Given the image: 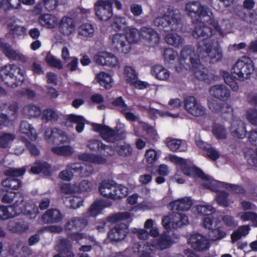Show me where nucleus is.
<instances>
[{
    "label": "nucleus",
    "mask_w": 257,
    "mask_h": 257,
    "mask_svg": "<svg viewBox=\"0 0 257 257\" xmlns=\"http://www.w3.org/2000/svg\"><path fill=\"white\" fill-rule=\"evenodd\" d=\"M0 50L9 59L20 61L23 63L26 62L28 59V57L19 51L15 50L11 45L1 40H0Z\"/></svg>",
    "instance_id": "obj_12"
},
{
    "label": "nucleus",
    "mask_w": 257,
    "mask_h": 257,
    "mask_svg": "<svg viewBox=\"0 0 257 257\" xmlns=\"http://www.w3.org/2000/svg\"><path fill=\"white\" fill-rule=\"evenodd\" d=\"M101 137L107 142H114L118 140L119 137L117 133L106 126L101 132Z\"/></svg>",
    "instance_id": "obj_33"
},
{
    "label": "nucleus",
    "mask_w": 257,
    "mask_h": 257,
    "mask_svg": "<svg viewBox=\"0 0 257 257\" xmlns=\"http://www.w3.org/2000/svg\"><path fill=\"white\" fill-rule=\"evenodd\" d=\"M220 75L223 77L225 83L229 85L233 91H236L238 89V85L230 76L229 73L225 71H221Z\"/></svg>",
    "instance_id": "obj_47"
},
{
    "label": "nucleus",
    "mask_w": 257,
    "mask_h": 257,
    "mask_svg": "<svg viewBox=\"0 0 257 257\" xmlns=\"http://www.w3.org/2000/svg\"><path fill=\"white\" fill-rule=\"evenodd\" d=\"M124 78L126 81L131 84L138 78L136 70L131 66H126L124 68Z\"/></svg>",
    "instance_id": "obj_52"
},
{
    "label": "nucleus",
    "mask_w": 257,
    "mask_h": 257,
    "mask_svg": "<svg viewBox=\"0 0 257 257\" xmlns=\"http://www.w3.org/2000/svg\"><path fill=\"white\" fill-rule=\"evenodd\" d=\"M13 205H9L11 209L15 213L16 216L21 213L25 206L24 198L19 193L17 194L14 200Z\"/></svg>",
    "instance_id": "obj_36"
},
{
    "label": "nucleus",
    "mask_w": 257,
    "mask_h": 257,
    "mask_svg": "<svg viewBox=\"0 0 257 257\" xmlns=\"http://www.w3.org/2000/svg\"><path fill=\"white\" fill-rule=\"evenodd\" d=\"M55 249L61 254L66 255V257H74V254L71 250V243L66 239H61L56 246Z\"/></svg>",
    "instance_id": "obj_22"
},
{
    "label": "nucleus",
    "mask_w": 257,
    "mask_h": 257,
    "mask_svg": "<svg viewBox=\"0 0 257 257\" xmlns=\"http://www.w3.org/2000/svg\"><path fill=\"white\" fill-rule=\"evenodd\" d=\"M95 32L94 26L89 23L81 25L78 28V35L82 38L87 39L93 37Z\"/></svg>",
    "instance_id": "obj_25"
},
{
    "label": "nucleus",
    "mask_w": 257,
    "mask_h": 257,
    "mask_svg": "<svg viewBox=\"0 0 257 257\" xmlns=\"http://www.w3.org/2000/svg\"><path fill=\"white\" fill-rule=\"evenodd\" d=\"M230 132L233 137L243 139L246 134L245 124L241 119H233L231 123Z\"/></svg>",
    "instance_id": "obj_15"
},
{
    "label": "nucleus",
    "mask_w": 257,
    "mask_h": 257,
    "mask_svg": "<svg viewBox=\"0 0 257 257\" xmlns=\"http://www.w3.org/2000/svg\"><path fill=\"white\" fill-rule=\"evenodd\" d=\"M68 120L76 123V130L78 133H81L84 127L85 119L81 116L70 114L68 116Z\"/></svg>",
    "instance_id": "obj_45"
},
{
    "label": "nucleus",
    "mask_w": 257,
    "mask_h": 257,
    "mask_svg": "<svg viewBox=\"0 0 257 257\" xmlns=\"http://www.w3.org/2000/svg\"><path fill=\"white\" fill-rule=\"evenodd\" d=\"M52 151L56 154L68 156L73 154L74 149L70 146H63L53 148Z\"/></svg>",
    "instance_id": "obj_51"
},
{
    "label": "nucleus",
    "mask_w": 257,
    "mask_h": 257,
    "mask_svg": "<svg viewBox=\"0 0 257 257\" xmlns=\"http://www.w3.org/2000/svg\"><path fill=\"white\" fill-rule=\"evenodd\" d=\"M212 133L218 140H224L227 136V131L225 127L218 123H215L212 128Z\"/></svg>",
    "instance_id": "obj_41"
},
{
    "label": "nucleus",
    "mask_w": 257,
    "mask_h": 257,
    "mask_svg": "<svg viewBox=\"0 0 257 257\" xmlns=\"http://www.w3.org/2000/svg\"><path fill=\"white\" fill-rule=\"evenodd\" d=\"M128 232V226L125 223L116 224L107 233V237L111 242H118L123 240Z\"/></svg>",
    "instance_id": "obj_13"
},
{
    "label": "nucleus",
    "mask_w": 257,
    "mask_h": 257,
    "mask_svg": "<svg viewBox=\"0 0 257 257\" xmlns=\"http://www.w3.org/2000/svg\"><path fill=\"white\" fill-rule=\"evenodd\" d=\"M233 109L231 105L226 103H223L219 112L220 115L225 119L233 116Z\"/></svg>",
    "instance_id": "obj_61"
},
{
    "label": "nucleus",
    "mask_w": 257,
    "mask_h": 257,
    "mask_svg": "<svg viewBox=\"0 0 257 257\" xmlns=\"http://www.w3.org/2000/svg\"><path fill=\"white\" fill-rule=\"evenodd\" d=\"M174 242L170 236L166 233L162 234L153 242V246L159 250H164L171 246Z\"/></svg>",
    "instance_id": "obj_21"
},
{
    "label": "nucleus",
    "mask_w": 257,
    "mask_h": 257,
    "mask_svg": "<svg viewBox=\"0 0 257 257\" xmlns=\"http://www.w3.org/2000/svg\"><path fill=\"white\" fill-rule=\"evenodd\" d=\"M75 27L76 24L74 20L69 17H63L59 23L60 33L66 36H70L73 34L75 31Z\"/></svg>",
    "instance_id": "obj_14"
},
{
    "label": "nucleus",
    "mask_w": 257,
    "mask_h": 257,
    "mask_svg": "<svg viewBox=\"0 0 257 257\" xmlns=\"http://www.w3.org/2000/svg\"><path fill=\"white\" fill-rule=\"evenodd\" d=\"M20 131L26 134L32 141H35L37 138V134L35 129L28 121L23 120L20 125Z\"/></svg>",
    "instance_id": "obj_27"
},
{
    "label": "nucleus",
    "mask_w": 257,
    "mask_h": 257,
    "mask_svg": "<svg viewBox=\"0 0 257 257\" xmlns=\"http://www.w3.org/2000/svg\"><path fill=\"white\" fill-rule=\"evenodd\" d=\"M2 80L8 86L16 87L24 80V72L18 66L14 64L5 66L0 71Z\"/></svg>",
    "instance_id": "obj_4"
},
{
    "label": "nucleus",
    "mask_w": 257,
    "mask_h": 257,
    "mask_svg": "<svg viewBox=\"0 0 257 257\" xmlns=\"http://www.w3.org/2000/svg\"><path fill=\"white\" fill-rule=\"evenodd\" d=\"M253 71L251 60L247 57H243L233 66L231 73L233 76L240 81L247 79Z\"/></svg>",
    "instance_id": "obj_6"
},
{
    "label": "nucleus",
    "mask_w": 257,
    "mask_h": 257,
    "mask_svg": "<svg viewBox=\"0 0 257 257\" xmlns=\"http://www.w3.org/2000/svg\"><path fill=\"white\" fill-rule=\"evenodd\" d=\"M204 176L203 177H199L200 178L206 181L207 182L203 184L205 188L209 189L214 192H218V188L222 185H224L225 183L218 182L213 179H210L209 177L203 173Z\"/></svg>",
    "instance_id": "obj_40"
},
{
    "label": "nucleus",
    "mask_w": 257,
    "mask_h": 257,
    "mask_svg": "<svg viewBox=\"0 0 257 257\" xmlns=\"http://www.w3.org/2000/svg\"><path fill=\"white\" fill-rule=\"evenodd\" d=\"M170 160L176 164H179L180 169L185 175L195 177H203L204 176L203 172L202 170L196 167H189L186 163L185 160L183 158L178 157L176 156H170Z\"/></svg>",
    "instance_id": "obj_8"
},
{
    "label": "nucleus",
    "mask_w": 257,
    "mask_h": 257,
    "mask_svg": "<svg viewBox=\"0 0 257 257\" xmlns=\"http://www.w3.org/2000/svg\"><path fill=\"white\" fill-rule=\"evenodd\" d=\"M154 24L165 32L177 31L182 27L181 12L178 9L169 8L163 16L154 19Z\"/></svg>",
    "instance_id": "obj_3"
},
{
    "label": "nucleus",
    "mask_w": 257,
    "mask_h": 257,
    "mask_svg": "<svg viewBox=\"0 0 257 257\" xmlns=\"http://www.w3.org/2000/svg\"><path fill=\"white\" fill-rule=\"evenodd\" d=\"M102 209V203L96 202L91 205L88 212L86 213V217L95 216L98 214Z\"/></svg>",
    "instance_id": "obj_57"
},
{
    "label": "nucleus",
    "mask_w": 257,
    "mask_h": 257,
    "mask_svg": "<svg viewBox=\"0 0 257 257\" xmlns=\"http://www.w3.org/2000/svg\"><path fill=\"white\" fill-rule=\"evenodd\" d=\"M62 131L57 128H47L45 132V138L50 142L57 143Z\"/></svg>",
    "instance_id": "obj_42"
},
{
    "label": "nucleus",
    "mask_w": 257,
    "mask_h": 257,
    "mask_svg": "<svg viewBox=\"0 0 257 257\" xmlns=\"http://www.w3.org/2000/svg\"><path fill=\"white\" fill-rule=\"evenodd\" d=\"M237 217L243 222L250 221L254 223L257 218V213L252 211L242 212L238 213Z\"/></svg>",
    "instance_id": "obj_56"
},
{
    "label": "nucleus",
    "mask_w": 257,
    "mask_h": 257,
    "mask_svg": "<svg viewBox=\"0 0 257 257\" xmlns=\"http://www.w3.org/2000/svg\"><path fill=\"white\" fill-rule=\"evenodd\" d=\"M107 0H98L94 4L96 16L101 21H108L112 16V8Z\"/></svg>",
    "instance_id": "obj_11"
},
{
    "label": "nucleus",
    "mask_w": 257,
    "mask_h": 257,
    "mask_svg": "<svg viewBox=\"0 0 257 257\" xmlns=\"http://www.w3.org/2000/svg\"><path fill=\"white\" fill-rule=\"evenodd\" d=\"M167 145L172 151H176L178 150H180V151L184 150V149H181V148L184 145V144L182 145V141L181 140H170L167 141Z\"/></svg>",
    "instance_id": "obj_60"
},
{
    "label": "nucleus",
    "mask_w": 257,
    "mask_h": 257,
    "mask_svg": "<svg viewBox=\"0 0 257 257\" xmlns=\"http://www.w3.org/2000/svg\"><path fill=\"white\" fill-rule=\"evenodd\" d=\"M184 103L185 109L190 114L196 117L203 116L206 114L205 108L197 102L194 96L186 97Z\"/></svg>",
    "instance_id": "obj_9"
},
{
    "label": "nucleus",
    "mask_w": 257,
    "mask_h": 257,
    "mask_svg": "<svg viewBox=\"0 0 257 257\" xmlns=\"http://www.w3.org/2000/svg\"><path fill=\"white\" fill-rule=\"evenodd\" d=\"M189 242L196 250L202 251L208 248V241L202 235L199 233L192 234L189 239Z\"/></svg>",
    "instance_id": "obj_16"
},
{
    "label": "nucleus",
    "mask_w": 257,
    "mask_h": 257,
    "mask_svg": "<svg viewBox=\"0 0 257 257\" xmlns=\"http://www.w3.org/2000/svg\"><path fill=\"white\" fill-rule=\"evenodd\" d=\"M185 12L193 23H199L192 32V36L196 39L208 38L216 32L223 36L220 29L210 9L198 2H190L186 5Z\"/></svg>",
    "instance_id": "obj_1"
},
{
    "label": "nucleus",
    "mask_w": 257,
    "mask_h": 257,
    "mask_svg": "<svg viewBox=\"0 0 257 257\" xmlns=\"http://www.w3.org/2000/svg\"><path fill=\"white\" fill-rule=\"evenodd\" d=\"M11 208L9 205H0V220H6L16 217L15 213Z\"/></svg>",
    "instance_id": "obj_49"
},
{
    "label": "nucleus",
    "mask_w": 257,
    "mask_h": 257,
    "mask_svg": "<svg viewBox=\"0 0 257 257\" xmlns=\"http://www.w3.org/2000/svg\"><path fill=\"white\" fill-rule=\"evenodd\" d=\"M188 224V218L184 213L173 212L172 216V227L174 228L181 227Z\"/></svg>",
    "instance_id": "obj_29"
},
{
    "label": "nucleus",
    "mask_w": 257,
    "mask_h": 257,
    "mask_svg": "<svg viewBox=\"0 0 257 257\" xmlns=\"http://www.w3.org/2000/svg\"><path fill=\"white\" fill-rule=\"evenodd\" d=\"M196 211L202 215H209L214 213L215 208L210 204H200L195 207Z\"/></svg>",
    "instance_id": "obj_54"
},
{
    "label": "nucleus",
    "mask_w": 257,
    "mask_h": 257,
    "mask_svg": "<svg viewBox=\"0 0 257 257\" xmlns=\"http://www.w3.org/2000/svg\"><path fill=\"white\" fill-rule=\"evenodd\" d=\"M152 74L158 80L167 81L170 77L169 71L161 65H156L151 69Z\"/></svg>",
    "instance_id": "obj_24"
},
{
    "label": "nucleus",
    "mask_w": 257,
    "mask_h": 257,
    "mask_svg": "<svg viewBox=\"0 0 257 257\" xmlns=\"http://www.w3.org/2000/svg\"><path fill=\"white\" fill-rule=\"evenodd\" d=\"M39 22L43 27L53 28L57 25L58 18L55 16L51 14H45L39 17Z\"/></svg>",
    "instance_id": "obj_28"
},
{
    "label": "nucleus",
    "mask_w": 257,
    "mask_h": 257,
    "mask_svg": "<svg viewBox=\"0 0 257 257\" xmlns=\"http://www.w3.org/2000/svg\"><path fill=\"white\" fill-rule=\"evenodd\" d=\"M112 105L116 107L117 109L121 113L125 110L131 109V106H128L125 103L122 97L116 98L112 103Z\"/></svg>",
    "instance_id": "obj_63"
},
{
    "label": "nucleus",
    "mask_w": 257,
    "mask_h": 257,
    "mask_svg": "<svg viewBox=\"0 0 257 257\" xmlns=\"http://www.w3.org/2000/svg\"><path fill=\"white\" fill-rule=\"evenodd\" d=\"M25 167L16 168H10L4 171L7 178L2 181L3 187L10 190H18L22 187V183L19 177L22 176L26 172Z\"/></svg>",
    "instance_id": "obj_5"
},
{
    "label": "nucleus",
    "mask_w": 257,
    "mask_h": 257,
    "mask_svg": "<svg viewBox=\"0 0 257 257\" xmlns=\"http://www.w3.org/2000/svg\"><path fill=\"white\" fill-rule=\"evenodd\" d=\"M58 118V112L54 109L47 108L43 111L42 119L45 120L46 122L56 121Z\"/></svg>",
    "instance_id": "obj_43"
},
{
    "label": "nucleus",
    "mask_w": 257,
    "mask_h": 257,
    "mask_svg": "<svg viewBox=\"0 0 257 257\" xmlns=\"http://www.w3.org/2000/svg\"><path fill=\"white\" fill-rule=\"evenodd\" d=\"M131 214L128 212H122L115 213L108 217V221L110 222H116L122 220L131 218Z\"/></svg>",
    "instance_id": "obj_55"
},
{
    "label": "nucleus",
    "mask_w": 257,
    "mask_h": 257,
    "mask_svg": "<svg viewBox=\"0 0 257 257\" xmlns=\"http://www.w3.org/2000/svg\"><path fill=\"white\" fill-rule=\"evenodd\" d=\"M23 111L24 114L29 118L39 117L41 113L40 107L33 104L25 106Z\"/></svg>",
    "instance_id": "obj_32"
},
{
    "label": "nucleus",
    "mask_w": 257,
    "mask_h": 257,
    "mask_svg": "<svg viewBox=\"0 0 257 257\" xmlns=\"http://www.w3.org/2000/svg\"><path fill=\"white\" fill-rule=\"evenodd\" d=\"M15 138L16 136L13 134L3 133L0 135V147L2 148H8Z\"/></svg>",
    "instance_id": "obj_48"
},
{
    "label": "nucleus",
    "mask_w": 257,
    "mask_h": 257,
    "mask_svg": "<svg viewBox=\"0 0 257 257\" xmlns=\"http://www.w3.org/2000/svg\"><path fill=\"white\" fill-rule=\"evenodd\" d=\"M112 48L119 53L127 54L131 50V45L123 34L116 33L110 36Z\"/></svg>",
    "instance_id": "obj_7"
},
{
    "label": "nucleus",
    "mask_w": 257,
    "mask_h": 257,
    "mask_svg": "<svg viewBox=\"0 0 257 257\" xmlns=\"http://www.w3.org/2000/svg\"><path fill=\"white\" fill-rule=\"evenodd\" d=\"M63 218L62 214L57 209H49L42 216V221L45 223H58Z\"/></svg>",
    "instance_id": "obj_18"
},
{
    "label": "nucleus",
    "mask_w": 257,
    "mask_h": 257,
    "mask_svg": "<svg viewBox=\"0 0 257 257\" xmlns=\"http://www.w3.org/2000/svg\"><path fill=\"white\" fill-rule=\"evenodd\" d=\"M246 119L252 125L257 126V109L252 108L246 112Z\"/></svg>",
    "instance_id": "obj_64"
},
{
    "label": "nucleus",
    "mask_w": 257,
    "mask_h": 257,
    "mask_svg": "<svg viewBox=\"0 0 257 257\" xmlns=\"http://www.w3.org/2000/svg\"><path fill=\"white\" fill-rule=\"evenodd\" d=\"M124 32V35L131 45L132 43H136L140 41L141 37L139 34V30L136 28L128 26Z\"/></svg>",
    "instance_id": "obj_34"
},
{
    "label": "nucleus",
    "mask_w": 257,
    "mask_h": 257,
    "mask_svg": "<svg viewBox=\"0 0 257 257\" xmlns=\"http://www.w3.org/2000/svg\"><path fill=\"white\" fill-rule=\"evenodd\" d=\"M192 204L190 198L184 197L171 202L169 207L172 210L186 211L190 209Z\"/></svg>",
    "instance_id": "obj_20"
},
{
    "label": "nucleus",
    "mask_w": 257,
    "mask_h": 257,
    "mask_svg": "<svg viewBox=\"0 0 257 257\" xmlns=\"http://www.w3.org/2000/svg\"><path fill=\"white\" fill-rule=\"evenodd\" d=\"M111 27L115 31H124L128 26H127V20L125 17L115 16L113 19Z\"/></svg>",
    "instance_id": "obj_35"
},
{
    "label": "nucleus",
    "mask_w": 257,
    "mask_h": 257,
    "mask_svg": "<svg viewBox=\"0 0 257 257\" xmlns=\"http://www.w3.org/2000/svg\"><path fill=\"white\" fill-rule=\"evenodd\" d=\"M226 232L221 228L212 229L208 233L209 237L212 241L220 240L226 236Z\"/></svg>",
    "instance_id": "obj_50"
},
{
    "label": "nucleus",
    "mask_w": 257,
    "mask_h": 257,
    "mask_svg": "<svg viewBox=\"0 0 257 257\" xmlns=\"http://www.w3.org/2000/svg\"><path fill=\"white\" fill-rule=\"evenodd\" d=\"M103 144L101 141L97 140H89L87 142L86 147L91 151H97L100 153Z\"/></svg>",
    "instance_id": "obj_59"
},
{
    "label": "nucleus",
    "mask_w": 257,
    "mask_h": 257,
    "mask_svg": "<svg viewBox=\"0 0 257 257\" xmlns=\"http://www.w3.org/2000/svg\"><path fill=\"white\" fill-rule=\"evenodd\" d=\"M18 193L9 191L4 189L0 190L1 201L6 204H10L13 202Z\"/></svg>",
    "instance_id": "obj_44"
},
{
    "label": "nucleus",
    "mask_w": 257,
    "mask_h": 257,
    "mask_svg": "<svg viewBox=\"0 0 257 257\" xmlns=\"http://www.w3.org/2000/svg\"><path fill=\"white\" fill-rule=\"evenodd\" d=\"M114 188L112 189L111 199L118 200L125 197L128 194L127 187L121 185H117L115 183Z\"/></svg>",
    "instance_id": "obj_38"
},
{
    "label": "nucleus",
    "mask_w": 257,
    "mask_h": 257,
    "mask_svg": "<svg viewBox=\"0 0 257 257\" xmlns=\"http://www.w3.org/2000/svg\"><path fill=\"white\" fill-rule=\"evenodd\" d=\"M250 230V227L249 225H243L239 226L238 229L233 231L231 235V238L232 241H235L239 239L241 237L245 236L247 235Z\"/></svg>",
    "instance_id": "obj_39"
},
{
    "label": "nucleus",
    "mask_w": 257,
    "mask_h": 257,
    "mask_svg": "<svg viewBox=\"0 0 257 257\" xmlns=\"http://www.w3.org/2000/svg\"><path fill=\"white\" fill-rule=\"evenodd\" d=\"M96 79L100 85L106 89H109L112 87V80L110 75L101 72L96 75Z\"/></svg>",
    "instance_id": "obj_31"
},
{
    "label": "nucleus",
    "mask_w": 257,
    "mask_h": 257,
    "mask_svg": "<svg viewBox=\"0 0 257 257\" xmlns=\"http://www.w3.org/2000/svg\"><path fill=\"white\" fill-rule=\"evenodd\" d=\"M78 158L83 161L97 164H102L106 162V159L97 155L89 153H83L78 156Z\"/></svg>",
    "instance_id": "obj_30"
},
{
    "label": "nucleus",
    "mask_w": 257,
    "mask_h": 257,
    "mask_svg": "<svg viewBox=\"0 0 257 257\" xmlns=\"http://www.w3.org/2000/svg\"><path fill=\"white\" fill-rule=\"evenodd\" d=\"M9 29L10 32L14 36H21L26 34L27 29L23 26H19L18 25H9Z\"/></svg>",
    "instance_id": "obj_62"
},
{
    "label": "nucleus",
    "mask_w": 257,
    "mask_h": 257,
    "mask_svg": "<svg viewBox=\"0 0 257 257\" xmlns=\"http://www.w3.org/2000/svg\"><path fill=\"white\" fill-rule=\"evenodd\" d=\"M114 184L112 181L109 180L102 181L99 186V190L101 194L106 198L111 199L112 189Z\"/></svg>",
    "instance_id": "obj_26"
},
{
    "label": "nucleus",
    "mask_w": 257,
    "mask_h": 257,
    "mask_svg": "<svg viewBox=\"0 0 257 257\" xmlns=\"http://www.w3.org/2000/svg\"><path fill=\"white\" fill-rule=\"evenodd\" d=\"M166 42L175 47H180L184 43V39L176 33L168 34L165 37Z\"/></svg>",
    "instance_id": "obj_37"
},
{
    "label": "nucleus",
    "mask_w": 257,
    "mask_h": 257,
    "mask_svg": "<svg viewBox=\"0 0 257 257\" xmlns=\"http://www.w3.org/2000/svg\"><path fill=\"white\" fill-rule=\"evenodd\" d=\"M46 61L47 64L52 67H54L59 70L63 68V65L60 59H57L51 54H47L46 57Z\"/></svg>",
    "instance_id": "obj_53"
},
{
    "label": "nucleus",
    "mask_w": 257,
    "mask_h": 257,
    "mask_svg": "<svg viewBox=\"0 0 257 257\" xmlns=\"http://www.w3.org/2000/svg\"><path fill=\"white\" fill-rule=\"evenodd\" d=\"M114 149L120 156L128 157L132 155L133 152L132 148L127 144H117L114 146Z\"/></svg>",
    "instance_id": "obj_46"
},
{
    "label": "nucleus",
    "mask_w": 257,
    "mask_h": 257,
    "mask_svg": "<svg viewBox=\"0 0 257 257\" xmlns=\"http://www.w3.org/2000/svg\"><path fill=\"white\" fill-rule=\"evenodd\" d=\"M141 38L150 47L157 46L160 41V36L158 33L151 27H143L139 30Z\"/></svg>",
    "instance_id": "obj_10"
},
{
    "label": "nucleus",
    "mask_w": 257,
    "mask_h": 257,
    "mask_svg": "<svg viewBox=\"0 0 257 257\" xmlns=\"http://www.w3.org/2000/svg\"><path fill=\"white\" fill-rule=\"evenodd\" d=\"M29 227L27 222L15 220L9 221L7 225V229L12 233H23L28 230Z\"/></svg>",
    "instance_id": "obj_19"
},
{
    "label": "nucleus",
    "mask_w": 257,
    "mask_h": 257,
    "mask_svg": "<svg viewBox=\"0 0 257 257\" xmlns=\"http://www.w3.org/2000/svg\"><path fill=\"white\" fill-rule=\"evenodd\" d=\"M50 168V165L46 162H37L35 166L31 169V172L34 174H39L41 172L47 171Z\"/></svg>",
    "instance_id": "obj_58"
},
{
    "label": "nucleus",
    "mask_w": 257,
    "mask_h": 257,
    "mask_svg": "<svg viewBox=\"0 0 257 257\" xmlns=\"http://www.w3.org/2000/svg\"><path fill=\"white\" fill-rule=\"evenodd\" d=\"M210 94L220 100H226L230 96V90L224 85L217 84L209 89Z\"/></svg>",
    "instance_id": "obj_17"
},
{
    "label": "nucleus",
    "mask_w": 257,
    "mask_h": 257,
    "mask_svg": "<svg viewBox=\"0 0 257 257\" xmlns=\"http://www.w3.org/2000/svg\"><path fill=\"white\" fill-rule=\"evenodd\" d=\"M193 72L195 76L198 79L208 82L209 77L208 75V70L198 62V64H194L190 67Z\"/></svg>",
    "instance_id": "obj_23"
},
{
    "label": "nucleus",
    "mask_w": 257,
    "mask_h": 257,
    "mask_svg": "<svg viewBox=\"0 0 257 257\" xmlns=\"http://www.w3.org/2000/svg\"><path fill=\"white\" fill-rule=\"evenodd\" d=\"M198 43L196 55L191 46H185L181 52L180 63L182 67H191L201 59L205 62L215 63L221 60L223 56L220 46L217 41L207 38L202 39Z\"/></svg>",
    "instance_id": "obj_2"
}]
</instances>
